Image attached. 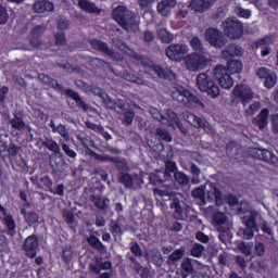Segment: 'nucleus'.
<instances>
[{
	"instance_id": "obj_1",
	"label": "nucleus",
	"mask_w": 278,
	"mask_h": 278,
	"mask_svg": "<svg viewBox=\"0 0 278 278\" xmlns=\"http://www.w3.org/2000/svg\"><path fill=\"white\" fill-rule=\"evenodd\" d=\"M113 18L123 29L129 30L131 27H138L136 14L125 7L114 9Z\"/></svg>"
},
{
	"instance_id": "obj_2",
	"label": "nucleus",
	"mask_w": 278,
	"mask_h": 278,
	"mask_svg": "<svg viewBox=\"0 0 278 278\" xmlns=\"http://www.w3.org/2000/svg\"><path fill=\"white\" fill-rule=\"evenodd\" d=\"M197 86L201 92H206L212 99H216L220 94V88L214 84L212 76L206 73H200L197 76Z\"/></svg>"
},
{
	"instance_id": "obj_3",
	"label": "nucleus",
	"mask_w": 278,
	"mask_h": 278,
	"mask_svg": "<svg viewBox=\"0 0 278 278\" xmlns=\"http://www.w3.org/2000/svg\"><path fill=\"white\" fill-rule=\"evenodd\" d=\"M207 62L210 60L205 58V55L193 52L184 58V64L187 71L191 73H199V71H203L207 67Z\"/></svg>"
},
{
	"instance_id": "obj_4",
	"label": "nucleus",
	"mask_w": 278,
	"mask_h": 278,
	"mask_svg": "<svg viewBox=\"0 0 278 278\" xmlns=\"http://www.w3.org/2000/svg\"><path fill=\"white\" fill-rule=\"evenodd\" d=\"M172 99L177 103H182V105H203L199 99L190 92V90L186 89V87H175L172 91Z\"/></svg>"
},
{
	"instance_id": "obj_5",
	"label": "nucleus",
	"mask_w": 278,
	"mask_h": 278,
	"mask_svg": "<svg viewBox=\"0 0 278 278\" xmlns=\"http://www.w3.org/2000/svg\"><path fill=\"white\" fill-rule=\"evenodd\" d=\"M204 38L211 47H214V49H224V47H227V37L223 31L218 30V28H207L204 31Z\"/></svg>"
},
{
	"instance_id": "obj_6",
	"label": "nucleus",
	"mask_w": 278,
	"mask_h": 278,
	"mask_svg": "<svg viewBox=\"0 0 278 278\" xmlns=\"http://www.w3.org/2000/svg\"><path fill=\"white\" fill-rule=\"evenodd\" d=\"M224 33L227 38H230V40H238L239 38H242V23L238 20H231L228 18L224 23Z\"/></svg>"
},
{
	"instance_id": "obj_7",
	"label": "nucleus",
	"mask_w": 278,
	"mask_h": 278,
	"mask_svg": "<svg viewBox=\"0 0 278 278\" xmlns=\"http://www.w3.org/2000/svg\"><path fill=\"white\" fill-rule=\"evenodd\" d=\"M249 155L254 157L255 160H261L262 162H266V164L275 165L278 163V157L275 153L270 152V150L260 149V148H250L248 150Z\"/></svg>"
},
{
	"instance_id": "obj_8",
	"label": "nucleus",
	"mask_w": 278,
	"mask_h": 278,
	"mask_svg": "<svg viewBox=\"0 0 278 278\" xmlns=\"http://www.w3.org/2000/svg\"><path fill=\"white\" fill-rule=\"evenodd\" d=\"M214 77L219 81V86L225 90H230V88H233V78H231L227 72V67L217 65L214 68Z\"/></svg>"
},
{
	"instance_id": "obj_9",
	"label": "nucleus",
	"mask_w": 278,
	"mask_h": 278,
	"mask_svg": "<svg viewBox=\"0 0 278 278\" xmlns=\"http://www.w3.org/2000/svg\"><path fill=\"white\" fill-rule=\"evenodd\" d=\"M119 184H123L128 190H138L142 186V177L138 174L122 173Z\"/></svg>"
},
{
	"instance_id": "obj_10",
	"label": "nucleus",
	"mask_w": 278,
	"mask_h": 278,
	"mask_svg": "<svg viewBox=\"0 0 278 278\" xmlns=\"http://www.w3.org/2000/svg\"><path fill=\"white\" fill-rule=\"evenodd\" d=\"M190 49L186 43H174L166 48L165 55H167L168 60H173L174 62H179L181 60V55H186Z\"/></svg>"
},
{
	"instance_id": "obj_11",
	"label": "nucleus",
	"mask_w": 278,
	"mask_h": 278,
	"mask_svg": "<svg viewBox=\"0 0 278 278\" xmlns=\"http://www.w3.org/2000/svg\"><path fill=\"white\" fill-rule=\"evenodd\" d=\"M232 94L235 99H238L242 103V105H247V103H251L253 101V90L249 86L245 85H237L233 90Z\"/></svg>"
},
{
	"instance_id": "obj_12",
	"label": "nucleus",
	"mask_w": 278,
	"mask_h": 278,
	"mask_svg": "<svg viewBox=\"0 0 278 278\" xmlns=\"http://www.w3.org/2000/svg\"><path fill=\"white\" fill-rule=\"evenodd\" d=\"M39 242H38V236L31 235L27 237L22 244V249L25 252L26 257H30V260H34L38 253Z\"/></svg>"
},
{
	"instance_id": "obj_13",
	"label": "nucleus",
	"mask_w": 278,
	"mask_h": 278,
	"mask_svg": "<svg viewBox=\"0 0 278 278\" xmlns=\"http://www.w3.org/2000/svg\"><path fill=\"white\" fill-rule=\"evenodd\" d=\"M91 48L94 49V51H100V53H104V55H108L111 58V60H121V54L118 52H114L108 43L103 42L99 39H92L90 40Z\"/></svg>"
},
{
	"instance_id": "obj_14",
	"label": "nucleus",
	"mask_w": 278,
	"mask_h": 278,
	"mask_svg": "<svg viewBox=\"0 0 278 278\" xmlns=\"http://www.w3.org/2000/svg\"><path fill=\"white\" fill-rule=\"evenodd\" d=\"M102 103H104L105 108L109 110H113V112H121L119 110H126L125 108H128V104L124 100H117L114 101L108 93H105L102 97Z\"/></svg>"
},
{
	"instance_id": "obj_15",
	"label": "nucleus",
	"mask_w": 278,
	"mask_h": 278,
	"mask_svg": "<svg viewBox=\"0 0 278 278\" xmlns=\"http://www.w3.org/2000/svg\"><path fill=\"white\" fill-rule=\"evenodd\" d=\"M0 212L2 214V223L5 225L8 229L9 236H14L16 231V222L14 220V217L12 214H9L8 211L3 207V205L0 204Z\"/></svg>"
},
{
	"instance_id": "obj_16",
	"label": "nucleus",
	"mask_w": 278,
	"mask_h": 278,
	"mask_svg": "<svg viewBox=\"0 0 278 278\" xmlns=\"http://www.w3.org/2000/svg\"><path fill=\"white\" fill-rule=\"evenodd\" d=\"M242 47L230 43L222 51V58L224 60H229L230 58H242Z\"/></svg>"
},
{
	"instance_id": "obj_17",
	"label": "nucleus",
	"mask_w": 278,
	"mask_h": 278,
	"mask_svg": "<svg viewBox=\"0 0 278 278\" xmlns=\"http://www.w3.org/2000/svg\"><path fill=\"white\" fill-rule=\"evenodd\" d=\"M65 97H68L73 101H75L76 105L83 110V112H88L90 110V105L81 99V96H79V92L73 90V89H66L65 90Z\"/></svg>"
},
{
	"instance_id": "obj_18",
	"label": "nucleus",
	"mask_w": 278,
	"mask_h": 278,
	"mask_svg": "<svg viewBox=\"0 0 278 278\" xmlns=\"http://www.w3.org/2000/svg\"><path fill=\"white\" fill-rule=\"evenodd\" d=\"M153 194L155 197H161V199H164V197H168L169 199L177 197V192L173 189V185H163L161 188H154Z\"/></svg>"
},
{
	"instance_id": "obj_19",
	"label": "nucleus",
	"mask_w": 278,
	"mask_h": 278,
	"mask_svg": "<svg viewBox=\"0 0 278 278\" xmlns=\"http://www.w3.org/2000/svg\"><path fill=\"white\" fill-rule=\"evenodd\" d=\"M54 8L55 7L53 5V2L48 0L35 2L33 5V10L37 14H45V12H53Z\"/></svg>"
},
{
	"instance_id": "obj_20",
	"label": "nucleus",
	"mask_w": 278,
	"mask_h": 278,
	"mask_svg": "<svg viewBox=\"0 0 278 278\" xmlns=\"http://www.w3.org/2000/svg\"><path fill=\"white\" fill-rule=\"evenodd\" d=\"M152 71H154L155 75L161 79H175L177 77L173 71L164 68L161 65H153Z\"/></svg>"
},
{
	"instance_id": "obj_21",
	"label": "nucleus",
	"mask_w": 278,
	"mask_h": 278,
	"mask_svg": "<svg viewBox=\"0 0 278 278\" xmlns=\"http://www.w3.org/2000/svg\"><path fill=\"white\" fill-rule=\"evenodd\" d=\"M38 79L43 86H49V88H53V90H63L62 85L47 74H39Z\"/></svg>"
},
{
	"instance_id": "obj_22",
	"label": "nucleus",
	"mask_w": 278,
	"mask_h": 278,
	"mask_svg": "<svg viewBox=\"0 0 278 278\" xmlns=\"http://www.w3.org/2000/svg\"><path fill=\"white\" fill-rule=\"evenodd\" d=\"M177 5V0H163L157 4V12L162 16H168L170 9Z\"/></svg>"
},
{
	"instance_id": "obj_23",
	"label": "nucleus",
	"mask_w": 278,
	"mask_h": 278,
	"mask_svg": "<svg viewBox=\"0 0 278 278\" xmlns=\"http://www.w3.org/2000/svg\"><path fill=\"white\" fill-rule=\"evenodd\" d=\"M21 214L23 215L24 220L28 225V227L36 225V223L40 220V215L36 213V211H27L25 208H22Z\"/></svg>"
},
{
	"instance_id": "obj_24",
	"label": "nucleus",
	"mask_w": 278,
	"mask_h": 278,
	"mask_svg": "<svg viewBox=\"0 0 278 278\" xmlns=\"http://www.w3.org/2000/svg\"><path fill=\"white\" fill-rule=\"evenodd\" d=\"M78 8L89 14H101V9H99L94 2H90L89 0H79Z\"/></svg>"
},
{
	"instance_id": "obj_25",
	"label": "nucleus",
	"mask_w": 278,
	"mask_h": 278,
	"mask_svg": "<svg viewBox=\"0 0 278 278\" xmlns=\"http://www.w3.org/2000/svg\"><path fill=\"white\" fill-rule=\"evenodd\" d=\"M207 201H215L216 205H223V192L218 188L211 186V189L206 191Z\"/></svg>"
},
{
	"instance_id": "obj_26",
	"label": "nucleus",
	"mask_w": 278,
	"mask_h": 278,
	"mask_svg": "<svg viewBox=\"0 0 278 278\" xmlns=\"http://www.w3.org/2000/svg\"><path fill=\"white\" fill-rule=\"evenodd\" d=\"M184 118L189 123V125H192V127H204V129H207V126H205V122L201 119V117L192 114V113H184Z\"/></svg>"
},
{
	"instance_id": "obj_27",
	"label": "nucleus",
	"mask_w": 278,
	"mask_h": 278,
	"mask_svg": "<svg viewBox=\"0 0 278 278\" xmlns=\"http://www.w3.org/2000/svg\"><path fill=\"white\" fill-rule=\"evenodd\" d=\"M169 207L170 210H175L174 217L176 220H184V208L181 207V201L179 198H173Z\"/></svg>"
},
{
	"instance_id": "obj_28",
	"label": "nucleus",
	"mask_w": 278,
	"mask_h": 278,
	"mask_svg": "<svg viewBox=\"0 0 278 278\" xmlns=\"http://www.w3.org/2000/svg\"><path fill=\"white\" fill-rule=\"evenodd\" d=\"M87 242L89 247H91V249L99 251V253H105L106 248L103 245V242H101V240L97 236L94 235L89 236L87 238Z\"/></svg>"
},
{
	"instance_id": "obj_29",
	"label": "nucleus",
	"mask_w": 278,
	"mask_h": 278,
	"mask_svg": "<svg viewBox=\"0 0 278 278\" xmlns=\"http://www.w3.org/2000/svg\"><path fill=\"white\" fill-rule=\"evenodd\" d=\"M119 114H124V117L122 119L123 125H126V127H129L134 123V118H136V112L134 109H127L125 106V110H119Z\"/></svg>"
},
{
	"instance_id": "obj_30",
	"label": "nucleus",
	"mask_w": 278,
	"mask_h": 278,
	"mask_svg": "<svg viewBox=\"0 0 278 278\" xmlns=\"http://www.w3.org/2000/svg\"><path fill=\"white\" fill-rule=\"evenodd\" d=\"M188 8L194 10V12H205V10L210 9V1L206 0H192Z\"/></svg>"
},
{
	"instance_id": "obj_31",
	"label": "nucleus",
	"mask_w": 278,
	"mask_h": 278,
	"mask_svg": "<svg viewBox=\"0 0 278 278\" xmlns=\"http://www.w3.org/2000/svg\"><path fill=\"white\" fill-rule=\"evenodd\" d=\"M112 45H114V47H116V49L122 51V53H125L126 55H128V58L131 55V53L134 51L132 49L129 48V46H127V43L125 41H123L118 37H114L112 39Z\"/></svg>"
},
{
	"instance_id": "obj_32",
	"label": "nucleus",
	"mask_w": 278,
	"mask_h": 278,
	"mask_svg": "<svg viewBox=\"0 0 278 278\" xmlns=\"http://www.w3.org/2000/svg\"><path fill=\"white\" fill-rule=\"evenodd\" d=\"M254 125L264 129L268 125V109H263L261 113L253 119Z\"/></svg>"
},
{
	"instance_id": "obj_33",
	"label": "nucleus",
	"mask_w": 278,
	"mask_h": 278,
	"mask_svg": "<svg viewBox=\"0 0 278 278\" xmlns=\"http://www.w3.org/2000/svg\"><path fill=\"white\" fill-rule=\"evenodd\" d=\"M179 170H177V163H175L174 161H167L165 163V172H164V179L165 181H170V179H173V175L172 173H178Z\"/></svg>"
},
{
	"instance_id": "obj_34",
	"label": "nucleus",
	"mask_w": 278,
	"mask_h": 278,
	"mask_svg": "<svg viewBox=\"0 0 278 278\" xmlns=\"http://www.w3.org/2000/svg\"><path fill=\"white\" fill-rule=\"evenodd\" d=\"M148 256L150 257L151 262H153V264L155 266H162V264H164V256H162V252H160V250L157 249H152L150 250V252L148 253Z\"/></svg>"
},
{
	"instance_id": "obj_35",
	"label": "nucleus",
	"mask_w": 278,
	"mask_h": 278,
	"mask_svg": "<svg viewBox=\"0 0 278 278\" xmlns=\"http://www.w3.org/2000/svg\"><path fill=\"white\" fill-rule=\"evenodd\" d=\"M186 255V249L180 248L175 250L167 258V264L172 265L175 264L176 262H179L180 260H184V256Z\"/></svg>"
},
{
	"instance_id": "obj_36",
	"label": "nucleus",
	"mask_w": 278,
	"mask_h": 278,
	"mask_svg": "<svg viewBox=\"0 0 278 278\" xmlns=\"http://www.w3.org/2000/svg\"><path fill=\"white\" fill-rule=\"evenodd\" d=\"M129 58H131L138 64H142V66H151V64H152L151 59H149L148 56H144L140 53H137L134 50H132V52H130Z\"/></svg>"
},
{
	"instance_id": "obj_37",
	"label": "nucleus",
	"mask_w": 278,
	"mask_h": 278,
	"mask_svg": "<svg viewBox=\"0 0 278 278\" xmlns=\"http://www.w3.org/2000/svg\"><path fill=\"white\" fill-rule=\"evenodd\" d=\"M113 164L115 165V168L119 170L121 175H123V173L129 172V165L125 159L114 156Z\"/></svg>"
},
{
	"instance_id": "obj_38",
	"label": "nucleus",
	"mask_w": 278,
	"mask_h": 278,
	"mask_svg": "<svg viewBox=\"0 0 278 278\" xmlns=\"http://www.w3.org/2000/svg\"><path fill=\"white\" fill-rule=\"evenodd\" d=\"M257 211H251L249 218L242 220L243 225L250 229H257Z\"/></svg>"
},
{
	"instance_id": "obj_39",
	"label": "nucleus",
	"mask_w": 278,
	"mask_h": 278,
	"mask_svg": "<svg viewBox=\"0 0 278 278\" xmlns=\"http://www.w3.org/2000/svg\"><path fill=\"white\" fill-rule=\"evenodd\" d=\"M90 201L98 207V210H106L108 203H110V199L101 198L99 195H91Z\"/></svg>"
},
{
	"instance_id": "obj_40",
	"label": "nucleus",
	"mask_w": 278,
	"mask_h": 278,
	"mask_svg": "<svg viewBox=\"0 0 278 278\" xmlns=\"http://www.w3.org/2000/svg\"><path fill=\"white\" fill-rule=\"evenodd\" d=\"M190 173L192 175L191 184L199 186L201 184V168L197 164L192 163L190 166Z\"/></svg>"
},
{
	"instance_id": "obj_41",
	"label": "nucleus",
	"mask_w": 278,
	"mask_h": 278,
	"mask_svg": "<svg viewBox=\"0 0 278 278\" xmlns=\"http://www.w3.org/2000/svg\"><path fill=\"white\" fill-rule=\"evenodd\" d=\"M42 147H45L46 149H48V151H51L52 153H54L55 155H58V153H60V146L58 144V142L53 139H45L41 142Z\"/></svg>"
},
{
	"instance_id": "obj_42",
	"label": "nucleus",
	"mask_w": 278,
	"mask_h": 278,
	"mask_svg": "<svg viewBox=\"0 0 278 278\" xmlns=\"http://www.w3.org/2000/svg\"><path fill=\"white\" fill-rule=\"evenodd\" d=\"M180 266H181L182 270H185V273H187V274L182 275V278H187L188 275H192V273H194V266L192 265V258H190V257L184 258Z\"/></svg>"
},
{
	"instance_id": "obj_43",
	"label": "nucleus",
	"mask_w": 278,
	"mask_h": 278,
	"mask_svg": "<svg viewBox=\"0 0 278 278\" xmlns=\"http://www.w3.org/2000/svg\"><path fill=\"white\" fill-rule=\"evenodd\" d=\"M240 146L236 142H229L226 146V153L230 159L238 157L240 155Z\"/></svg>"
},
{
	"instance_id": "obj_44",
	"label": "nucleus",
	"mask_w": 278,
	"mask_h": 278,
	"mask_svg": "<svg viewBox=\"0 0 278 278\" xmlns=\"http://www.w3.org/2000/svg\"><path fill=\"white\" fill-rule=\"evenodd\" d=\"M190 47L193 51H198L199 53H205V48L203 47V41L199 37H192L189 41Z\"/></svg>"
},
{
	"instance_id": "obj_45",
	"label": "nucleus",
	"mask_w": 278,
	"mask_h": 278,
	"mask_svg": "<svg viewBox=\"0 0 278 278\" xmlns=\"http://www.w3.org/2000/svg\"><path fill=\"white\" fill-rule=\"evenodd\" d=\"M174 179L179 186H188L190 184V176L184 172H175Z\"/></svg>"
},
{
	"instance_id": "obj_46",
	"label": "nucleus",
	"mask_w": 278,
	"mask_h": 278,
	"mask_svg": "<svg viewBox=\"0 0 278 278\" xmlns=\"http://www.w3.org/2000/svg\"><path fill=\"white\" fill-rule=\"evenodd\" d=\"M159 38L164 45H170V42L174 40L173 34L166 30V28L159 29Z\"/></svg>"
},
{
	"instance_id": "obj_47",
	"label": "nucleus",
	"mask_w": 278,
	"mask_h": 278,
	"mask_svg": "<svg viewBox=\"0 0 278 278\" xmlns=\"http://www.w3.org/2000/svg\"><path fill=\"white\" fill-rule=\"evenodd\" d=\"M122 77L126 81H131L132 84H138L139 86H143L144 85V80H142V78L136 76V74H134L131 72H127V71L124 72Z\"/></svg>"
},
{
	"instance_id": "obj_48",
	"label": "nucleus",
	"mask_w": 278,
	"mask_h": 278,
	"mask_svg": "<svg viewBox=\"0 0 278 278\" xmlns=\"http://www.w3.org/2000/svg\"><path fill=\"white\" fill-rule=\"evenodd\" d=\"M150 114L152 117L155 118V121H159L161 125H170V123H168V118H166V116H164L162 112H160V110L151 108Z\"/></svg>"
},
{
	"instance_id": "obj_49",
	"label": "nucleus",
	"mask_w": 278,
	"mask_h": 278,
	"mask_svg": "<svg viewBox=\"0 0 278 278\" xmlns=\"http://www.w3.org/2000/svg\"><path fill=\"white\" fill-rule=\"evenodd\" d=\"M227 73L236 75V73H242V62L239 60H232L228 62Z\"/></svg>"
},
{
	"instance_id": "obj_50",
	"label": "nucleus",
	"mask_w": 278,
	"mask_h": 278,
	"mask_svg": "<svg viewBox=\"0 0 278 278\" xmlns=\"http://www.w3.org/2000/svg\"><path fill=\"white\" fill-rule=\"evenodd\" d=\"M156 136L159 140H163L164 142H173V135L166 130V128L159 127L156 129Z\"/></svg>"
},
{
	"instance_id": "obj_51",
	"label": "nucleus",
	"mask_w": 278,
	"mask_h": 278,
	"mask_svg": "<svg viewBox=\"0 0 278 278\" xmlns=\"http://www.w3.org/2000/svg\"><path fill=\"white\" fill-rule=\"evenodd\" d=\"M132 270H135V273L141 278H151V269H149V267L142 266L141 264L132 266Z\"/></svg>"
},
{
	"instance_id": "obj_52",
	"label": "nucleus",
	"mask_w": 278,
	"mask_h": 278,
	"mask_svg": "<svg viewBox=\"0 0 278 278\" xmlns=\"http://www.w3.org/2000/svg\"><path fill=\"white\" fill-rule=\"evenodd\" d=\"M167 121L169 124H163V125H166L167 127H173L175 129V126L174 125H177L178 122H179V116H177V113H175V111L168 109L167 112Z\"/></svg>"
},
{
	"instance_id": "obj_53",
	"label": "nucleus",
	"mask_w": 278,
	"mask_h": 278,
	"mask_svg": "<svg viewBox=\"0 0 278 278\" xmlns=\"http://www.w3.org/2000/svg\"><path fill=\"white\" fill-rule=\"evenodd\" d=\"M238 249L243 253V255H251L253 253V242L241 241L238 243Z\"/></svg>"
},
{
	"instance_id": "obj_54",
	"label": "nucleus",
	"mask_w": 278,
	"mask_h": 278,
	"mask_svg": "<svg viewBox=\"0 0 278 278\" xmlns=\"http://www.w3.org/2000/svg\"><path fill=\"white\" fill-rule=\"evenodd\" d=\"M45 31H47V26L36 25L30 29L28 36H33L35 38H40L45 35Z\"/></svg>"
},
{
	"instance_id": "obj_55",
	"label": "nucleus",
	"mask_w": 278,
	"mask_h": 278,
	"mask_svg": "<svg viewBox=\"0 0 278 278\" xmlns=\"http://www.w3.org/2000/svg\"><path fill=\"white\" fill-rule=\"evenodd\" d=\"M10 123H11V127L16 131H23V129L25 128V122L23 121V118L18 117L17 115H15L14 118L10 121Z\"/></svg>"
},
{
	"instance_id": "obj_56",
	"label": "nucleus",
	"mask_w": 278,
	"mask_h": 278,
	"mask_svg": "<svg viewBox=\"0 0 278 278\" xmlns=\"http://www.w3.org/2000/svg\"><path fill=\"white\" fill-rule=\"evenodd\" d=\"M204 252L205 247L203 244L194 243L190 250V255H192V257H202Z\"/></svg>"
},
{
	"instance_id": "obj_57",
	"label": "nucleus",
	"mask_w": 278,
	"mask_h": 278,
	"mask_svg": "<svg viewBox=\"0 0 278 278\" xmlns=\"http://www.w3.org/2000/svg\"><path fill=\"white\" fill-rule=\"evenodd\" d=\"M268 45H270V38L266 37L263 38L261 40L257 41V47H262L265 48L264 50H262L261 55L263 58H266V55H270V50L266 47H268Z\"/></svg>"
},
{
	"instance_id": "obj_58",
	"label": "nucleus",
	"mask_w": 278,
	"mask_h": 278,
	"mask_svg": "<svg viewBox=\"0 0 278 278\" xmlns=\"http://www.w3.org/2000/svg\"><path fill=\"white\" fill-rule=\"evenodd\" d=\"M55 134H59V136L64 138L65 142H68V140H71V135L68 134V129L66 128V125H64V124H59L56 126Z\"/></svg>"
},
{
	"instance_id": "obj_59",
	"label": "nucleus",
	"mask_w": 278,
	"mask_h": 278,
	"mask_svg": "<svg viewBox=\"0 0 278 278\" xmlns=\"http://www.w3.org/2000/svg\"><path fill=\"white\" fill-rule=\"evenodd\" d=\"M191 197L193 199H199V201H202V203L205 204V189H203V186H200L191 191Z\"/></svg>"
},
{
	"instance_id": "obj_60",
	"label": "nucleus",
	"mask_w": 278,
	"mask_h": 278,
	"mask_svg": "<svg viewBox=\"0 0 278 278\" xmlns=\"http://www.w3.org/2000/svg\"><path fill=\"white\" fill-rule=\"evenodd\" d=\"M90 155L98 162H114V156H110L108 154H98L94 151H90Z\"/></svg>"
},
{
	"instance_id": "obj_61",
	"label": "nucleus",
	"mask_w": 278,
	"mask_h": 278,
	"mask_svg": "<svg viewBox=\"0 0 278 278\" xmlns=\"http://www.w3.org/2000/svg\"><path fill=\"white\" fill-rule=\"evenodd\" d=\"M260 108H262V104L260 102H253L245 109L244 114L245 116H253L256 112H260Z\"/></svg>"
},
{
	"instance_id": "obj_62",
	"label": "nucleus",
	"mask_w": 278,
	"mask_h": 278,
	"mask_svg": "<svg viewBox=\"0 0 278 278\" xmlns=\"http://www.w3.org/2000/svg\"><path fill=\"white\" fill-rule=\"evenodd\" d=\"M62 216L67 225H73L75 223V215L68 208L62 211Z\"/></svg>"
},
{
	"instance_id": "obj_63",
	"label": "nucleus",
	"mask_w": 278,
	"mask_h": 278,
	"mask_svg": "<svg viewBox=\"0 0 278 278\" xmlns=\"http://www.w3.org/2000/svg\"><path fill=\"white\" fill-rule=\"evenodd\" d=\"M276 85H277V74H275V72H271L265 78V87L266 88H275Z\"/></svg>"
},
{
	"instance_id": "obj_64",
	"label": "nucleus",
	"mask_w": 278,
	"mask_h": 278,
	"mask_svg": "<svg viewBox=\"0 0 278 278\" xmlns=\"http://www.w3.org/2000/svg\"><path fill=\"white\" fill-rule=\"evenodd\" d=\"M213 220L216 225H225L227 223V215L223 212H217L213 215Z\"/></svg>"
}]
</instances>
